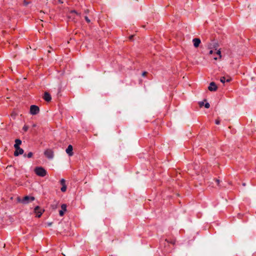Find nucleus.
<instances>
[{
    "mask_svg": "<svg viewBox=\"0 0 256 256\" xmlns=\"http://www.w3.org/2000/svg\"><path fill=\"white\" fill-rule=\"evenodd\" d=\"M34 199L35 198L34 196H24L22 200L20 198V197L18 198V200L23 204H27L30 202L34 201Z\"/></svg>",
    "mask_w": 256,
    "mask_h": 256,
    "instance_id": "obj_1",
    "label": "nucleus"
},
{
    "mask_svg": "<svg viewBox=\"0 0 256 256\" xmlns=\"http://www.w3.org/2000/svg\"><path fill=\"white\" fill-rule=\"evenodd\" d=\"M35 173L38 176L44 177L46 175V170L42 167H36L34 170Z\"/></svg>",
    "mask_w": 256,
    "mask_h": 256,
    "instance_id": "obj_2",
    "label": "nucleus"
},
{
    "mask_svg": "<svg viewBox=\"0 0 256 256\" xmlns=\"http://www.w3.org/2000/svg\"><path fill=\"white\" fill-rule=\"evenodd\" d=\"M44 212V210L39 206H36L34 208V212L36 214V216L38 218H40Z\"/></svg>",
    "mask_w": 256,
    "mask_h": 256,
    "instance_id": "obj_3",
    "label": "nucleus"
},
{
    "mask_svg": "<svg viewBox=\"0 0 256 256\" xmlns=\"http://www.w3.org/2000/svg\"><path fill=\"white\" fill-rule=\"evenodd\" d=\"M30 114L32 115L37 114L40 112V108L36 105H32L30 107Z\"/></svg>",
    "mask_w": 256,
    "mask_h": 256,
    "instance_id": "obj_4",
    "label": "nucleus"
},
{
    "mask_svg": "<svg viewBox=\"0 0 256 256\" xmlns=\"http://www.w3.org/2000/svg\"><path fill=\"white\" fill-rule=\"evenodd\" d=\"M74 15L80 16V14L78 12L75 10H72L70 11L69 14L68 15V18L69 19H71L72 20H74L75 22V16Z\"/></svg>",
    "mask_w": 256,
    "mask_h": 256,
    "instance_id": "obj_5",
    "label": "nucleus"
},
{
    "mask_svg": "<svg viewBox=\"0 0 256 256\" xmlns=\"http://www.w3.org/2000/svg\"><path fill=\"white\" fill-rule=\"evenodd\" d=\"M44 156L49 159H52L54 157V152L50 149H47L44 152Z\"/></svg>",
    "mask_w": 256,
    "mask_h": 256,
    "instance_id": "obj_6",
    "label": "nucleus"
},
{
    "mask_svg": "<svg viewBox=\"0 0 256 256\" xmlns=\"http://www.w3.org/2000/svg\"><path fill=\"white\" fill-rule=\"evenodd\" d=\"M218 87L214 82H211L208 87V90L210 92H214L217 90Z\"/></svg>",
    "mask_w": 256,
    "mask_h": 256,
    "instance_id": "obj_7",
    "label": "nucleus"
},
{
    "mask_svg": "<svg viewBox=\"0 0 256 256\" xmlns=\"http://www.w3.org/2000/svg\"><path fill=\"white\" fill-rule=\"evenodd\" d=\"M67 206L66 204H62L61 206L62 210L59 211L60 216H62L64 215V212L66 210Z\"/></svg>",
    "mask_w": 256,
    "mask_h": 256,
    "instance_id": "obj_8",
    "label": "nucleus"
},
{
    "mask_svg": "<svg viewBox=\"0 0 256 256\" xmlns=\"http://www.w3.org/2000/svg\"><path fill=\"white\" fill-rule=\"evenodd\" d=\"M73 148L72 146L70 144L67 148L66 149V152L68 154L69 156H72L74 154V152H72Z\"/></svg>",
    "mask_w": 256,
    "mask_h": 256,
    "instance_id": "obj_9",
    "label": "nucleus"
},
{
    "mask_svg": "<svg viewBox=\"0 0 256 256\" xmlns=\"http://www.w3.org/2000/svg\"><path fill=\"white\" fill-rule=\"evenodd\" d=\"M43 98L46 102H50L52 100V98L50 94L48 92H44Z\"/></svg>",
    "mask_w": 256,
    "mask_h": 256,
    "instance_id": "obj_10",
    "label": "nucleus"
},
{
    "mask_svg": "<svg viewBox=\"0 0 256 256\" xmlns=\"http://www.w3.org/2000/svg\"><path fill=\"white\" fill-rule=\"evenodd\" d=\"M192 42H194V46L195 48L199 46L201 42L200 40L198 38H194L193 39Z\"/></svg>",
    "mask_w": 256,
    "mask_h": 256,
    "instance_id": "obj_11",
    "label": "nucleus"
},
{
    "mask_svg": "<svg viewBox=\"0 0 256 256\" xmlns=\"http://www.w3.org/2000/svg\"><path fill=\"white\" fill-rule=\"evenodd\" d=\"M23 149L21 148L20 146L18 149H16L14 152V156H18L19 154H22L24 153Z\"/></svg>",
    "mask_w": 256,
    "mask_h": 256,
    "instance_id": "obj_12",
    "label": "nucleus"
},
{
    "mask_svg": "<svg viewBox=\"0 0 256 256\" xmlns=\"http://www.w3.org/2000/svg\"><path fill=\"white\" fill-rule=\"evenodd\" d=\"M22 144V140L20 139H16L15 140V144H14V148L15 149L19 148L20 146Z\"/></svg>",
    "mask_w": 256,
    "mask_h": 256,
    "instance_id": "obj_13",
    "label": "nucleus"
},
{
    "mask_svg": "<svg viewBox=\"0 0 256 256\" xmlns=\"http://www.w3.org/2000/svg\"><path fill=\"white\" fill-rule=\"evenodd\" d=\"M165 241L166 242L168 243H170L172 244H175V240H168V239H166Z\"/></svg>",
    "mask_w": 256,
    "mask_h": 256,
    "instance_id": "obj_14",
    "label": "nucleus"
},
{
    "mask_svg": "<svg viewBox=\"0 0 256 256\" xmlns=\"http://www.w3.org/2000/svg\"><path fill=\"white\" fill-rule=\"evenodd\" d=\"M66 185L62 186V187L61 188L62 192H64L66 191Z\"/></svg>",
    "mask_w": 256,
    "mask_h": 256,
    "instance_id": "obj_15",
    "label": "nucleus"
},
{
    "mask_svg": "<svg viewBox=\"0 0 256 256\" xmlns=\"http://www.w3.org/2000/svg\"><path fill=\"white\" fill-rule=\"evenodd\" d=\"M30 3V2H28L26 0H23V4L24 6H27Z\"/></svg>",
    "mask_w": 256,
    "mask_h": 256,
    "instance_id": "obj_16",
    "label": "nucleus"
},
{
    "mask_svg": "<svg viewBox=\"0 0 256 256\" xmlns=\"http://www.w3.org/2000/svg\"><path fill=\"white\" fill-rule=\"evenodd\" d=\"M28 129V126L26 125H24L22 128V130L25 132H27Z\"/></svg>",
    "mask_w": 256,
    "mask_h": 256,
    "instance_id": "obj_17",
    "label": "nucleus"
},
{
    "mask_svg": "<svg viewBox=\"0 0 256 256\" xmlns=\"http://www.w3.org/2000/svg\"><path fill=\"white\" fill-rule=\"evenodd\" d=\"M60 182L62 186L66 185V180L63 178L60 180Z\"/></svg>",
    "mask_w": 256,
    "mask_h": 256,
    "instance_id": "obj_18",
    "label": "nucleus"
},
{
    "mask_svg": "<svg viewBox=\"0 0 256 256\" xmlns=\"http://www.w3.org/2000/svg\"><path fill=\"white\" fill-rule=\"evenodd\" d=\"M33 156V153L32 152H29L27 155V157L28 158H30L32 156Z\"/></svg>",
    "mask_w": 256,
    "mask_h": 256,
    "instance_id": "obj_19",
    "label": "nucleus"
},
{
    "mask_svg": "<svg viewBox=\"0 0 256 256\" xmlns=\"http://www.w3.org/2000/svg\"><path fill=\"white\" fill-rule=\"evenodd\" d=\"M198 104L200 108L202 107L203 106H204V102H199Z\"/></svg>",
    "mask_w": 256,
    "mask_h": 256,
    "instance_id": "obj_20",
    "label": "nucleus"
},
{
    "mask_svg": "<svg viewBox=\"0 0 256 256\" xmlns=\"http://www.w3.org/2000/svg\"><path fill=\"white\" fill-rule=\"evenodd\" d=\"M84 19L88 23H90V20L88 18L87 16H84Z\"/></svg>",
    "mask_w": 256,
    "mask_h": 256,
    "instance_id": "obj_21",
    "label": "nucleus"
},
{
    "mask_svg": "<svg viewBox=\"0 0 256 256\" xmlns=\"http://www.w3.org/2000/svg\"><path fill=\"white\" fill-rule=\"evenodd\" d=\"M215 123L216 124H220V120L219 118H218L216 120Z\"/></svg>",
    "mask_w": 256,
    "mask_h": 256,
    "instance_id": "obj_22",
    "label": "nucleus"
},
{
    "mask_svg": "<svg viewBox=\"0 0 256 256\" xmlns=\"http://www.w3.org/2000/svg\"><path fill=\"white\" fill-rule=\"evenodd\" d=\"M231 80L232 78L230 77H228V78H225V82H230L231 81Z\"/></svg>",
    "mask_w": 256,
    "mask_h": 256,
    "instance_id": "obj_23",
    "label": "nucleus"
},
{
    "mask_svg": "<svg viewBox=\"0 0 256 256\" xmlns=\"http://www.w3.org/2000/svg\"><path fill=\"white\" fill-rule=\"evenodd\" d=\"M210 106V105L209 104V103L208 102H206L205 104H204V107L206 108H208Z\"/></svg>",
    "mask_w": 256,
    "mask_h": 256,
    "instance_id": "obj_24",
    "label": "nucleus"
},
{
    "mask_svg": "<svg viewBox=\"0 0 256 256\" xmlns=\"http://www.w3.org/2000/svg\"><path fill=\"white\" fill-rule=\"evenodd\" d=\"M216 54H217V55H218V56H219V57H220V58H221V56H221V55H220V50H218V51L216 52Z\"/></svg>",
    "mask_w": 256,
    "mask_h": 256,
    "instance_id": "obj_25",
    "label": "nucleus"
},
{
    "mask_svg": "<svg viewBox=\"0 0 256 256\" xmlns=\"http://www.w3.org/2000/svg\"><path fill=\"white\" fill-rule=\"evenodd\" d=\"M134 35H131L129 36V40H133V38L134 37Z\"/></svg>",
    "mask_w": 256,
    "mask_h": 256,
    "instance_id": "obj_26",
    "label": "nucleus"
},
{
    "mask_svg": "<svg viewBox=\"0 0 256 256\" xmlns=\"http://www.w3.org/2000/svg\"><path fill=\"white\" fill-rule=\"evenodd\" d=\"M220 80L222 83L224 84V76L221 77Z\"/></svg>",
    "mask_w": 256,
    "mask_h": 256,
    "instance_id": "obj_27",
    "label": "nucleus"
},
{
    "mask_svg": "<svg viewBox=\"0 0 256 256\" xmlns=\"http://www.w3.org/2000/svg\"><path fill=\"white\" fill-rule=\"evenodd\" d=\"M148 74V72H142V76H146V74Z\"/></svg>",
    "mask_w": 256,
    "mask_h": 256,
    "instance_id": "obj_28",
    "label": "nucleus"
},
{
    "mask_svg": "<svg viewBox=\"0 0 256 256\" xmlns=\"http://www.w3.org/2000/svg\"><path fill=\"white\" fill-rule=\"evenodd\" d=\"M16 116V114L14 112H12V114H11V116L12 117H14V118Z\"/></svg>",
    "mask_w": 256,
    "mask_h": 256,
    "instance_id": "obj_29",
    "label": "nucleus"
},
{
    "mask_svg": "<svg viewBox=\"0 0 256 256\" xmlns=\"http://www.w3.org/2000/svg\"><path fill=\"white\" fill-rule=\"evenodd\" d=\"M88 12H89V10L88 9H86L84 10L85 14H88Z\"/></svg>",
    "mask_w": 256,
    "mask_h": 256,
    "instance_id": "obj_30",
    "label": "nucleus"
},
{
    "mask_svg": "<svg viewBox=\"0 0 256 256\" xmlns=\"http://www.w3.org/2000/svg\"><path fill=\"white\" fill-rule=\"evenodd\" d=\"M213 53V50H210L209 52V54H211Z\"/></svg>",
    "mask_w": 256,
    "mask_h": 256,
    "instance_id": "obj_31",
    "label": "nucleus"
},
{
    "mask_svg": "<svg viewBox=\"0 0 256 256\" xmlns=\"http://www.w3.org/2000/svg\"><path fill=\"white\" fill-rule=\"evenodd\" d=\"M52 224V222H49L48 224V226H50Z\"/></svg>",
    "mask_w": 256,
    "mask_h": 256,
    "instance_id": "obj_32",
    "label": "nucleus"
},
{
    "mask_svg": "<svg viewBox=\"0 0 256 256\" xmlns=\"http://www.w3.org/2000/svg\"><path fill=\"white\" fill-rule=\"evenodd\" d=\"M216 182H218V184L220 182V180H216Z\"/></svg>",
    "mask_w": 256,
    "mask_h": 256,
    "instance_id": "obj_33",
    "label": "nucleus"
},
{
    "mask_svg": "<svg viewBox=\"0 0 256 256\" xmlns=\"http://www.w3.org/2000/svg\"><path fill=\"white\" fill-rule=\"evenodd\" d=\"M58 2H60V3H62L63 2L62 1H61L60 0H58Z\"/></svg>",
    "mask_w": 256,
    "mask_h": 256,
    "instance_id": "obj_34",
    "label": "nucleus"
},
{
    "mask_svg": "<svg viewBox=\"0 0 256 256\" xmlns=\"http://www.w3.org/2000/svg\"><path fill=\"white\" fill-rule=\"evenodd\" d=\"M32 126H33V127H35L36 126V125L35 124H34Z\"/></svg>",
    "mask_w": 256,
    "mask_h": 256,
    "instance_id": "obj_35",
    "label": "nucleus"
},
{
    "mask_svg": "<svg viewBox=\"0 0 256 256\" xmlns=\"http://www.w3.org/2000/svg\"><path fill=\"white\" fill-rule=\"evenodd\" d=\"M214 59L216 60H217V58L215 57V58H214Z\"/></svg>",
    "mask_w": 256,
    "mask_h": 256,
    "instance_id": "obj_36",
    "label": "nucleus"
},
{
    "mask_svg": "<svg viewBox=\"0 0 256 256\" xmlns=\"http://www.w3.org/2000/svg\"><path fill=\"white\" fill-rule=\"evenodd\" d=\"M245 185H246L245 183H244L243 186H245Z\"/></svg>",
    "mask_w": 256,
    "mask_h": 256,
    "instance_id": "obj_37",
    "label": "nucleus"
}]
</instances>
